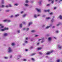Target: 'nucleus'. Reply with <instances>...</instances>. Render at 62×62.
<instances>
[{
    "instance_id": "nucleus-60",
    "label": "nucleus",
    "mask_w": 62,
    "mask_h": 62,
    "mask_svg": "<svg viewBox=\"0 0 62 62\" xmlns=\"http://www.w3.org/2000/svg\"><path fill=\"white\" fill-rule=\"evenodd\" d=\"M40 16V15H38V16Z\"/></svg>"
},
{
    "instance_id": "nucleus-55",
    "label": "nucleus",
    "mask_w": 62,
    "mask_h": 62,
    "mask_svg": "<svg viewBox=\"0 0 62 62\" xmlns=\"http://www.w3.org/2000/svg\"><path fill=\"white\" fill-rule=\"evenodd\" d=\"M52 1V0H48V1L49 2H50V1Z\"/></svg>"
},
{
    "instance_id": "nucleus-21",
    "label": "nucleus",
    "mask_w": 62,
    "mask_h": 62,
    "mask_svg": "<svg viewBox=\"0 0 62 62\" xmlns=\"http://www.w3.org/2000/svg\"><path fill=\"white\" fill-rule=\"evenodd\" d=\"M15 5H16V6H18V4H17L16 3L15 4Z\"/></svg>"
},
{
    "instance_id": "nucleus-6",
    "label": "nucleus",
    "mask_w": 62,
    "mask_h": 62,
    "mask_svg": "<svg viewBox=\"0 0 62 62\" xmlns=\"http://www.w3.org/2000/svg\"><path fill=\"white\" fill-rule=\"evenodd\" d=\"M60 46V45H59L58 46V48H59V49H61L62 48V46Z\"/></svg>"
},
{
    "instance_id": "nucleus-9",
    "label": "nucleus",
    "mask_w": 62,
    "mask_h": 62,
    "mask_svg": "<svg viewBox=\"0 0 62 62\" xmlns=\"http://www.w3.org/2000/svg\"><path fill=\"white\" fill-rule=\"evenodd\" d=\"M51 40H52V39H51V37H49L48 39V40L49 41H51Z\"/></svg>"
},
{
    "instance_id": "nucleus-52",
    "label": "nucleus",
    "mask_w": 62,
    "mask_h": 62,
    "mask_svg": "<svg viewBox=\"0 0 62 62\" xmlns=\"http://www.w3.org/2000/svg\"><path fill=\"white\" fill-rule=\"evenodd\" d=\"M28 30H29V28H28L27 29V31H28Z\"/></svg>"
},
{
    "instance_id": "nucleus-26",
    "label": "nucleus",
    "mask_w": 62,
    "mask_h": 62,
    "mask_svg": "<svg viewBox=\"0 0 62 62\" xmlns=\"http://www.w3.org/2000/svg\"><path fill=\"white\" fill-rule=\"evenodd\" d=\"M28 2V0H26V3H27Z\"/></svg>"
},
{
    "instance_id": "nucleus-63",
    "label": "nucleus",
    "mask_w": 62,
    "mask_h": 62,
    "mask_svg": "<svg viewBox=\"0 0 62 62\" xmlns=\"http://www.w3.org/2000/svg\"><path fill=\"white\" fill-rule=\"evenodd\" d=\"M53 28H54V26H53Z\"/></svg>"
},
{
    "instance_id": "nucleus-37",
    "label": "nucleus",
    "mask_w": 62,
    "mask_h": 62,
    "mask_svg": "<svg viewBox=\"0 0 62 62\" xmlns=\"http://www.w3.org/2000/svg\"><path fill=\"white\" fill-rule=\"evenodd\" d=\"M39 54H42L41 53H40V52H39Z\"/></svg>"
},
{
    "instance_id": "nucleus-49",
    "label": "nucleus",
    "mask_w": 62,
    "mask_h": 62,
    "mask_svg": "<svg viewBox=\"0 0 62 62\" xmlns=\"http://www.w3.org/2000/svg\"><path fill=\"white\" fill-rule=\"evenodd\" d=\"M56 9V7H54V9Z\"/></svg>"
},
{
    "instance_id": "nucleus-22",
    "label": "nucleus",
    "mask_w": 62,
    "mask_h": 62,
    "mask_svg": "<svg viewBox=\"0 0 62 62\" xmlns=\"http://www.w3.org/2000/svg\"><path fill=\"white\" fill-rule=\"evenodd\" d=\"M57 62H60V60H58L57 61Z\"/></svg>"
},
{
    "instance_id": "nucleus-32",
    "label": "nucleus",
    "mask_w": 62,
    "mask_h": 62,
    "mask_svg": "<svg viewBox=\"0 0 62 62\" xmlns=\"http://www.w3.org/2000/svg\"><path fill=\"white\" fill-rule=\"evenodd\" d=\"M44 11L45 12H47V10H44Z\"/></svg>"
},
{
    "instance_id": "nucleus-45",
    "label": "nucleus",
    "mask_w": 62,
    "mask_h": 62,
    "mask_svg": "<svg viewBox=\"0 0 62 62\" xmlns=\"http://www.w3.org/2000/svg\"><path fill=\"white\" fill-rule=\"evenodd\" d=\"M56 32L57 33H58V31H56Z\"/></svg>"
},
{
    "instance_id": "nucleus-23",
    "label": "nucleus",
    "mask_w": 62,
    "mask_h": 62,
    "mask_svg": "<svg viewBox=\"0 0 62 62\" xmlns=\"http://www.w3.org/2000/svg\"><path fill=\"white\" fill-rule=\"evenodd\" d=\"M34 48V47L33 46H31L30 47V49H32V48Z\"/></svg>"
},
{
    "instance_id": "nucleus-36",
    "label": "nucleus",
    "mask_w": 62,
    "mask_h": 62,
    "mask_svg": "<svg viewBox=\"0 0 62 62\" xmlns=\"http://www.w3.org/2000/svg\"><path fill=\"white\" fill-rule=\"evenodd\" d=\"M17 32L18 33H20V31H17Z\"/></svg>"
},
{
    "instance_id": "nucleus-38",
    "label": "nucleus",
    "mask_w": 62,
    "mask_h": 62,
    "mask_svg": "<svg viewBox=\"0 0 62 62\" xmlns=\"http://www.w3.org/2000/svg\"><path fill=\"white\" fill-rule=\"evenodd\" d=\"M50 15H52V14H53V13H50Z\"/></svg>"
},
{
    "instance_id": "nucleus-64",
    "label": "nucleus",
    "mask_w": 62,
    "mask_h": 62,
    "mask_svg": "<svg viewBox=\"0 0 62 62\" xmlns=\"http://www.w3.org/2000/svg\"><path fill=\"white\" fill-rule=\"evenodd\" d=\"M41 39H39V40H41Z\"/></svg>"
},
{
    "instance_id": "nucleus-58",
    "label": "nucleus",
    "mask_w": 62,
    "mask_h": 62,
    "mask_svg": "<svg viewBox=\"0 0 62 62\" xmlns=\"http://www.w3.org/2000/svg\"><path fill=\"white\" fill-rule=\"evenodd\" d=\"M39 44V43H38L37 44V45H38V44Z\"/></svg>"
},
{
    "instance_id": "nucleus-48",
    "label": "nucleus",
    "mask_w": 62,
    "mask_h": 62,
    "mask_svg": "<svg viewBox=\"0 0 62 62\" xmlns=\"http://www.w3.org/2000/svg\"><path fill=\"white\" fill-rule=\"evenodd\" d=\"M25 51H28V49H26L25 50Z\"/></svg>"
},
{
    "instance_id": "nucleus-57",
    "label": "nucleus",
    "mask_w": 62,
    "mask_h": 62,
    "mask_svg": "<svg viewBox=\"0 0 62 62\" xmlns=\"http://www.w3.org/2000/svg\"><path fill=\"white\" fill-rule=\"evenodd\" d=\"M19 57H21V55H19L18 56Z\"/></svg>"
},
{
    "instance_id": "nucleus-42",
    "label": "nucleus",
    "mask_w": 62,
    "mask_h": 62,
    "mask_svg": "<svg viewBox=\"0 0 62 62\" xmlns=\"http://www.w3.org/2000/svg\"><path fill=\"white\" fill-rule=\"evenodd\" d=\"M53 21H54V20L53 19H52V20H51V22L52 23H53Z\"/></svg>"
},
{
    "instance_id": "nucleus-30",
    "label": "nucleus",
    "mask_w": 62,
    "mask_h": 62,
    "mask_svg": "<svg viewBox=\"0 0 62 62\" xmlns=\"http://www.w3.org/2000/svg\"><path fill=\"white\" fill-rule=\"evenodd\" d=\"M39 5H41V2L40 1L39 3Z\"/></svg>"
},
{
    "instance_id": "nucleus-27",
    "label": "nucleus",
    "mask_w": 62,
    "mask_h": 62,
    "mask_svg": "<svg viewBox=\"0 0 62 62\" xmlns=\"http://www.w3.org/2000/svg\"><path fill=\"white\" fill-rule=\"evenodd\" d=\"M50 4H47L46 6H50Z\"/></svg>"
},
{
    "instance_id": "nucleus-34",
    "label": "nucleus",
    "mask_w": 62,
    "mask_h": 62,
    "mask_svg": "<svg viewBox=\"0 0 62 62\" xmlns=\"http://www.w3.org/2000/svg\"><path fill=\"white\" fill-rule=\"evenodd\" d=\"M5 6H4V5H2V6L1 7L2 8H4V7Z\"/></svg>"
},
{
    "instance_id": "nucleus-39",
    "label": "nucleus",
    "mask_w": 62,
    "mask_h": 62,
    "mask_svg": "<svg viewBox=\"0 0 62 62\" xmlns=\"http://www.w3.org/2000/svg\"><path fill=\"white\" fill-rule=\"evenodd\" d=\"M5 59H8V58L7 57H5Z\"/></svg>"
},
{
    "instance_id": "nucleus-3",
    "label": "nucleus",
    "mask_w": 62,
    "mask_h": 62,
    "mask_svg": "<svg viewBox=\"0 0 62 62\" xmlns=\"http://www.w3.org/2000/svg\"><path fill=\"white\" fill-rule=\"evenodd\" d=\"M8 50H9L8 51V52L10 53V52H12V50L11 49V48H10V47H9V48Z\"/></svg>"
},
{
    "instance_id": "nucleus-47",
    "label": "nucleus",
    "mask_w": 62,
    "mask_h": 62,
    "mask_svg": "<svg viewBox=\"0 0 62 62\" xmlns=\"http://www.w3.org/2000/svg\"><path fill=\"white\" fill-rule=\"evenodd\" d=\"M23 11H22L21 12V13L22 14V13H23Z\"/></svg>"
},
{
    "instance_id": "nucleus-16",
    "label": "nucleus",
    "mask_w": 62,
    "mask_h": 62,
    "mask_svg": "<svg viewBox=\"0 0 62 62\" xmlns=\"http://www.w3.org/2000/svg\"><path fill=\"white\" fill-rule=\"evenodd\" d=\"M51 19V18L50 17H46V19Z\"/></svg>"
},
{
    "instance_id": "nucleus-40",
    "label": "nucleus",
    "mask_w": 62,
    "mask_h": 62,
    "mask_svg": "<svg viewBox=\"0 0 62 62\" xmlns=\"http://www.w3.org/2000/svg\"><path fill=\"white\" fill-rule=\"evenodd\" d=\"M60 24H58L57 25V26H59V25Z\"/></svg>"
},
{
    "instance_id": "nucleus-15",
    "label": "nucleus",
    "mask_w": 62,
    "mask_h": 62,
    "mask_svg": "<svg viewBox=\"0 0 62 62\" xmlns=\"http://www.w3.org/2000/svg\"><path fill=\"white\" fill-rule=\"evenodd\" d=\"M31 32H36V31H34V30H32L31 31Z\"/></svg>"
},
{
    "instance_id": "nucleus-29",
    "label": "nucleus",
    "mask_w": 62,
    "mask_h": 62,
    "mask_svg": "<svg viewBox=\"0 0 62 62\" xmlns=\"http://www.w3.org/2000/svg\"><path fill=\"white\" fill-rule=\"evenodd\" d=\"M54 3V0H52V2H51V3H52V4H53V3Z\"/></svg>"
},
{
    "instance_id": "nucleus-50",
    "label": "nucleus",
    "mask_w": 62,
    "mask_h": 62,
    "mask_svg": "<svg viewBox=\"0 0 62 62\" xmlns=\"http://www.w3.org/2000/svg\"><path fill=\"white\" fill-rule=\"evenodd\" d=\"M12 55H11V56H10V58H11V57H12Z\"/></svg>"
},
{
    "instance_id": "nucleus-28",
    "label": "nucleus",
    "mask_w": 62,
    "mask_h": 62,
    "mask_svg": "<svg viewBox=\"0 0 62 62\" xmlns=\"http://www.w3.org/2000/svg\"><path fill=\"white\" fill-rule=\"evenodd\" d=\"M25 6H28V5L27 4H25Z\"/></svg>"
},
{
    "instance_id": "nucleus-61",
    "label": "nucleus",
    "mask_w": 62,
    "mask_h": 62,
    "mask_svg": "<svg viewBox=\"0 0 62 62\" xmlns=\"http://www.w3.org/2000/svg\"><path fill=\"white\" fill-rule=\"evenodd\" d=\"M57 1H58V0H55V1L56 2H57Z\"/></svg>"
},
{
    "instance_id": "nucleus-46",
    "label": "nucleus",
    "mask_w": 62,
    "mask_h": 62,
    "mask_svg": "<svg viewBox=\"0 0 62 62\" xmlns=\"http://www.w3.org/2000/svg\"><path fill=\"white\" fill-rule=\"evenodd\" d=\"M9 6H10V7H11V5L9 4Z\"/></svg>"
},
{
    "instance_id": "nucleus-13",
    "label": "nucleus",
    "mask_w": 62,
    "mask_h": 62,
    "mask_svg": "<svg viewBox=\"0 0 62 62\" xmlns=\"http://www.w3.org/2000/svg\"><path fill=\"white\" fill-rule=\"evenodd\" d=\"M36 54V53L34 54H31V56H33V55H35Z\"/></svg>"
},
{
    "instance_id": "nucleus-11",
    "label": "nucleus",
    "mask_w": 62,
    "mask_h": 62,
    "mask_svg": "<svg viewBox=\"0 0 62 62\" xmlns=\"http://www.w3.org/2000/svg\"><path fill=\"white\" fill-rule=\"evenodd\" d=\"M60 18V19H62V16H61V15H60L59 17Z\"/></svg>"
},
{
    "instance_id": "nucleus-41",
    "label": "nucleus",
    "mask_w": 62,
    "mask_h": 62,
    "mask_svg": "<svg viewBox=\"0 0 62 62\" xmlns=\"http://www.w3.org/2000/svg\"><path fill=\"white\" fill-rule=\"evenodd\" d=\"M13 15H12V16H10V18H12V17H13Z\"/></svg>"
},
{
    "instance_id": "nucleus-12",
    "label": "nucleus",
    "mask_w": 62,
    "mask_h": 62,
    "mask_svg": "<svg viewBox=\"0 0 62 62\" xmlns=\"http://www.w3.org/2000/svg\"><path fill=\"white\" fill-rule=\"evenodd\" d=\"M31 60H32V61H34L35 60V59H34V58H31Z\"/></svg>"
},
{
    "instance_id": "nucleus-1",
    "label": "nucleus",
    "mask_w": 62,
    "mask_h": 62,
    "mask_svg": "<svg viewBox=\"0 0 62 62\" xmlns=\"http://www.w3.org/2000/svg\"><path fill=\"white\" fill-rule=\"evenodd\" d=\"M53 52H54V51L53 50L51 51V52H48L46 54H47V55L50 54H51V53H53Z\"/></svg>"
},
{
    "instance_id": "nucleus-2",
    "label": "nucleus",
    "mask_w": 62,
    "mask_h": 62,
    "mask_svg": "<svg viewBox=\"0 0 62 62\" xmlns=\"http://www.w3.org/2000/svg\"><path fill=\"white\" fill-rule=\"evenodd\" d=\"M8 28H5L4 29H2L1 30L2 31H5V30H8Z\"/></svg>"
},
{
    "instance_id": "nucleus-25",
    "label": "nucleus",
    "mask_w": 62,
    "mask_h": 62,
    "mask_svg": "<svg viewBox=\"0 0 62 62\" xmlns=\"http://www.w3.org/2000/svg\"><path fill=\"white\" fill-rule=\"evenodd\" d=\"M9 10H6V12H9Z\"/></svg>"
},
{
    "instance_id": "nucleus-8",
    "label": "nucleus",
    "mask_w": 62,
    "mask_h": 62,
    "mask_svg": "<svg viewBox=\"0 0 62 62\" xmlns=\"http://www.w3.org/2000/svg\"><path fill=\"white\" fill-rule=\"evenodd\" d=\"M32 24V22H31L30 23H29V26H30L31 24Z\"/></svg>"
},
{
    "instance_id": "nucleus-51",
    "label": "nucleus",
    "mask_w": 62,
    "mask_h": 62,
    "mask_svg": "<svg viewBox=\"0 0 62 62\" xmlns=\"http://www.w3.org/2000/svg\"><path fill=\"white\" fill-rule=\"evenodd\" d=\"M26 40H27V39H28V38H26Z\"/></svg>"
},
{
    "instance_id": "nucleus-17",
    "label": "nucleus",
    "mask_w": 62,
    "mask_h": 62,
    "mask_svg": "<svg viewBox=\"0 0 62 62\" xmlns=\"http://www.w3.org/2000/svg\"><path fill=\"white\" fill-rule=\"evenodd\" d=\"M4 0H2V4H4Z\"/></svg>"
},
{
    "instance_id": "nucleus-18",
    "label": "nucleus",
    "mask_w": 62,
    "mask_h": 62,
    "mask_svg": "<svg viewBox=\"0 0 62 62\" xmlns=\"http://www.w3.org/2000/svg\"><path fill=\"white\" fill-rule=\"evenodd\" d=\"M50 27V26H48L46 28V29H48V28H49V27Z\"/></svg>"
},
{
    "instance_id": "nucleus-4",
    "label": "nucleus",
    "mask_w": 62,
    "mask_h": 62,
    "mask_svg": "<svg viewBox=\"0 0 62 62\" xmlns=\"http://www.w3.org/2000/svg\"><path fill=\"white\" fill-rule=\"evenodd\" d=\"M3 21L4 22H6L7 21L8 22H10V20H4Z\"/></svg>"
},
{
    "instance_id": "nucleus-35",
    "label": "nucleus",
    "mask_w": 62,
    "mask_h": 62,
    "mask_svg": "<svg viewBox=\"0 0 62 62\" xmlns=\"http://www.w3.org/2000/svg\"><path fill=\"white\" fill-rule=\"evenodd\" d=\"M34 17L35 18H37V16H36V15H34Z\"/></svg>"
},
{
    "instance_id": "nucleus-14",
    "label": "nucleus",
    "mask_w": 62,
    "mask_h": 62,
    "mask_svg": "<svg viewBox=\"0 0 62 62\" xmlns=\"http://www.w3.org/2000/svg\"><path fill=\"white\" fill-rule=\"evenodd\" d=\"M20 27H21V28H22V24H20Z\"/></svg>"
},
{
    "instance_id": "nucleus-5",
    "label": "nucleus",
    "mask_w": 62,
    "mask_h": 62,
    "mask_svg": "<svg viewBox=\"0 0 62 62\" xmlns=\"http://www.w3.org/2000/svg\"><path fill=\"white\" fill-rule=\"evenodd\" d=\"M36 10L38 11V12H40L41 11L40 9H38L37 8H36Z\"/></svg>"
},
{
    "instance_id": "nucleus-31",
    "label": "nucleus",
    "mask_w": 62,
    "mask_h": 62,
    "mask_svg": "<svg viewBox=\"0 0 62 62\" xmlns=\"http://www.w3.org/2000/svg\"><path fill=\"white\" fill-rule=\"evenodd\" d=\"M4 26H1V28H4Z\"/></svg>"
},
{
    "instance_id": "nucleus-62",
    "label": "nucleus",
    "mask_w": 62,
    "mask_h": 62,
    "mask_svg": "<svg viewBox=\"0 0 62 62\" xmlns=\"http://www.w3.org/2000/svg\"><path fill=\"white\" fill-rule=\"evenodd\" d=\"M25 28H24V29H23V30H25Z\"/></svg>"
},
{
    "instance_id": "nucleus-59",
    "label": "nucleus",
    "mask_w": 62,
    "mask_h": 62,
    "mask_svg": "<svg viewBox=\"0 0 62 62\" xmlns=\"http://www.w3.org/2000/svg\"><path fill=\"white\" fill-rule=\"evenodd\" d=\"M38 35H36V36H35V37H38Z\"/></svg>"
},
{
    "instance_id": "nucleus-44",
    "label": "nucleus",
    "mask_w": 62,
    "mask_h": 62,
    "mask_svg": "<svg viewBox=\"0 0 62 62\" xmlns=\"http://www.w3.org/2000/svg\"><path fill=\"white\" fill-rule=\"evenodd\" d=\"M6 8H8V6L7 5L6 6Z\"/></svg>"
},
{
    "instance_id": "nucleus-56",
    "label": "nucleus",
    "mask_w": 62,
    "mask_h": 62,
    "mask_svg": "<svg viewBox=\"0 0 62 62\" xmlns=\"http://www.w3.org/2000/svg\"><path fill=\"white\" fill-rule=\"evenodd\" d=\"M43 42H44V41H41V43H43Z\"/></svg>"
},
{
    "instance_id": "nucleus-43",
    "label": "nucleus",
    "mask_w": 62,
    "mask_h": 62,
    "mask_svg": "<svg viewBox=\"0 0 62 62\" xmlns=\"http://www.w3.org/2000/svg\"><path fill=\"white\" fill-rule=\"evenodd\" d=\"M47 12H49L50 11V10H47Z\"/></svg>"
},
{
    "instance_id": "nucleus-54",
    "label": "nucleus",
    "mask_w": 62,
    "mask_h": 62,
    "mask_svg": "<svg viewBox=\"0 0 62 62\" xmlns=\"http://www.w3.org/2000/svg\"><path fill=\"white\" fill-rule=\"evenodd\" d=\"M2 26V25L1 24H0V26Z\"/></svg>"
},
{
    "instance_id": "nucleus-20",
    "label": "nucleus",
    "mask_w": 62,
    "mask_h": 62,
    "mask_svg": "<svg viewBox=\"0 0 62 62\" xmlns=\"http://www.w3.org/2000/svg\"><path fill=\"white\" fill-rule=\"evenodd\" d=\"M12 46H14L15 45V44L14 43H13L12 44Z\"/></svg>"
},
{
    "instance_id": "nucleus-7",
    "label": "nucleus",
    "mask_w": 62,
    "mask_h": 62,
    "mask_svg": "<svg viewBox=\"0 0 62 62\" xmlns=\"http://www.w3.org/2000/svg\"><path fill=\"white\" fill-rule=\"evenodd\" d=\"M4 36H8V33H4Z\"/></svg>"
},
{
    "instance_id": "nucleus-19",
    "label": "nucleus",
    "mask_w": 62,
    "mask_h": 62,
    "mask_svg": "<svg viewBox=\"0 0 62 62\" xmlns=\"http://www.w3.org/2000/svg\"><path fill=\"white\" fill-rule=\"evenodd\" d=\"M19 16V15H16L15 16L16 17H18V16Z\"/></svg>"
},
{
    "instance_id": "nucleus-33",
    "label": "nucleus",
    "mask_w": 62,
    "mask_h": 62,
    "mask_svg": "<svg viewBox=\"0 0 62 62\" xmlns=\"http://www.w3.org/2000/svg\"><path fill=\"white\" fill-rule=\"evenodd\" d=\"M23 61H26V59H24L23 60Z\"/></svg>"
},
{
    "instance_id": "nucleus-24",
    "label": "nucleus",
    "mask_w": 62,
    "mask_h": 62,
    "mask_svg": "<svg viewBox=\"0 0 62 62\" xmlns=\"http://www.w3.org/2000/svg\"><path fill=\"white\" fill-rule=\"evenodd\" d=\"M26 14H25V15H23V17H25V16H26Z\"/></svg>"
},
{
    "instance_id": "nucleus-10",
    "label": "nucleus",
    "mask_w": 62,
    "mask_h": 62,
    "mask_svg": "<svg viewBox=\"0 0 62 62\" xmlns=\"http://www.w3.org/2000/svg\"><path fill=\"white\" fill-rule=\"evenodd\" d=\"M42 49V48H37V50H41Z\"/></svg>"
},
{
    "instance_id": "nucleus-53",
    "label": "nucleus",
    "mask_w": 62,
    "mask_h": 62,
    "mask_svg": "<svg viewBox=\"0 0 62 62\" xmlns=\"http://www.w3.org/2000/svg\"><path fill=\"white\" fill-rule=\"evenodd\" d=\"M23 23L24 24H25V23L24 22H23Z\"/></svg>"
}]
</instances>
